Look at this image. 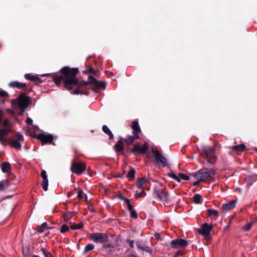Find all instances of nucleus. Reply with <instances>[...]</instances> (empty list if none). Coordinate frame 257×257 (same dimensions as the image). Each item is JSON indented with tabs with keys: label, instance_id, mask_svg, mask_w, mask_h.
I'll return each instance as SVG.
<instances>
[{
	"label": "nucleus",
	"instance_id": "f8f14e48",
	"mask_svg": "<svg viewBox=\"0 0 257 257\" xmlns=\"http://www.w3.org/2000/svg\"><path fill=\"white\" fill-rule=\"evenodd\" d=\"M150 184V181L145 178H140L137 182V186L139 189L149 190L150 186L148 185Z\"/></svg>",
	"mask_w": 257,
	"mask_h": 257
},
{
	"label": "nucleus",
	"instance_id": "473e14b6",
	"mask_svg": "<svg viewBox=\"0 0 257 257\" xmlns=\"http://www.w3.org/2000/svg\"><path fill=\"white\" fill-rule=\"evenodd\" d=\"M42 186L44 190L47 191L48 186V179H43L42 183Z\"/></svg>",
	"mask_w": 257,
	"mask_h": 257
},
{
	"label": "nucleus",
	"instance_id": "412c9836",
	"mask_svg": "<svg viewBox=\"0 0 257 257\" xmlns=\"http://www.w3.org/2000/svg\"><path fill=\"white\" fill-rule=\"evenodd\" d=\"M139 138V137H135V135H133V136H128L127 138H125L124 141L127 145H130L134 143L135 139Z\"/></svg>",
	"mask_w": 257,
	"mask_h": 257
},
{
	"label": "nucleus",
	"instance_id": "13d9d810",
	"mask_svg": "<svg viewBox=\"0 0 257 257\" xmlns=\"http://www.w3.org/2000/svg\"><path fill=\"white\" fill-rule=\"evenodd\" d=\"M179 252H177V255H179Z\"/></svg>",
	"mask_w": 257,
	"mask_h": 257
},
{
	"label": "nucleus",
	"instance_id": "5fc2aeb1",
	"mask_svg": "<svg viewBox=\"0 0 257 257\" xmlns=\"http://www.w3.org/2000/svg\"><path fill=\"white\" fill-rule=\"evenodd\" d=\"M85 198L86 201H87V195H85Z\"/></svg>",
	"mask_w": 257,
	"mask_h": 257
},
{
	"label": "nucleus",
	"instance_id": "3c124183",
	"mask_svg": "<svg viewBox=\"0 0 257 257\" xmlns=\"http://www.w3.org/2000/svg\"><path fill=\"white\" fill-rule=\"evenodd\" d=\"M127 257H138L137 256H136V255L133 254V253H131V254H129Z\"/></svg>",
	"mask_w": 257,
	"mask_h": 257
},
{
	"label": "nucleus",
	"instance_id": "6e6552de",
	"mask_svg": "<svg viewBox=\"0 0 257 257\" xmlns=\"http://www.w3.org/2000/svg\"><path fill=\"white\" fill-rule=\"evenodd\" d=\"M212 224H208L207 223H203L198 231L200 234H201L205 238H209L210 237V231L212 229Z\"/></svg>",
	"mask_w": 257,
	"mask_h": 257
},
{
	"label": "nucleus",
	"instance_id": "ea45409f",
	"mask_svg": "<svg viewBox=\"0 0 257 257\" xmlns=\"http://www.w3.org/2000/svg\"><path fill=\"white\" fill-rule=\"evenodd\" d=\"M49 228L47 226V224L46 222H44L42 223L40 226V229L42 230V231L45 230Z\"/></svg>",
	"mask_w": 257,
	"mask_h": 257
},
{
	"label": "nucleus",
	"instance_id": "c756f323",
	"mask_svg": "<svg viewBox=\"0 0 257 257\" xmlns=\"http://www.w3.org/2000/svg\"><path fill=\"white\" fill-rule=\"evenodd\" d=\"M9 186L7 181H0V191L4 190Z\"/></svg>",
	"mask_w": 257,
	"mask_h": 257
},
{
	"label": "nucleus",
	"instance_id": "f704fd0d",
	"mask_svg": "<svg viewBox=\"0 0 257 257\" xmlns=\"http://www.w3.org/2000/svg\"><path fill=\"white\" fill-rule=\"evenodd\" d=\"M144 190L145 189H142V191L141 192H137L136 193L135 197L137 199L142 197H144L146 195Z\"/></svg>",
	"mask_w": 257,
	"mask_h": 257
},
{
	"label": "nucleus",
	"instance_id": "cd10ccee",
	"mask_svg": "<svg viewBox=\"0 0 257 257\" xmlns=\"http://www.w3.org/2000/svg\"><path fill=\"white\" fill-rule=\"evenodd\" d=\"M23 141V137L17 133V150L21 148V144L20 143L21 141Z\"/></svg>",
	"mask_w": 257,
	"mask_h": 257
},
{
	"label": "nucleus",
	"instance_id": "e433bc0d",
	"mask_svg": "<svg viewBox=\"0 0 257 257\" xmlns=\"http://www.w3.org/2000/svg\"><path fill=\"white\" fill-rule=\"evenodd\" d=\"M252 224L253 222L248 223L243 227L242 229L245 231H248L252 226Z\"/></svg>",
	"mask_w": 257,
	"mask_h": 257
},
{
	"label": "nucleus",
	"instance_id": "6ab92c4d",
	"mask_svg": "<svg viewBox=\"0 0 257 257\" xmlns=\"http://www.w3.org/2000/svg\"><path fill=\"white\" fill-rule=\"evenodd\" d=\"M127 202L128 200H127ZM127 207L131 213V217L134 218H137L138 217V214L133 205H132L130 202H127Z\"/></svg>",
	"mask_w": 257,
	"mask_h": 257
},
{
	"label": "nucleus",
	"instance_id": "393cba45",
	"mask_svg": "<svg viewBox=\"0 0 257 257\" xmlns=\"http://www.w3.org/2000/svg\"><path fill=\"white\" fill-rule=\"evenodd\" d=\"M194 202L196 204L201 203L202 200V198L201 195L196 194L193 197Z\"/></svg>",
	"mask_w": 257,
	"mask_h": 257
},
{
	"label": "nucleus",
	"instance_id": "4d7b16f0",
	"mask_svg": "<svg viewBox=\"0 0 257 257\" xmlns=\"http://www.w3.org/2000/svg\"><path fill=\"white\" fill-rule=\"evenodd\" d=\"M47 74H43V75H42L43 76H47Z\"/></svg>",
	"mask_w": 257,
	"mask_h": 257
},
{
	"label": "nucleus",
	"instance_id": "20e7f679",
	"mask_svg": "<svg viewBox=\"0 0 257 257\" xmlns=\"http://www.w3.org/2000/svg\"><path fill=\"white\" fill-rule=\"evenodd\" d=\"M1 123H3V126L5 128L0 130V143L2 145H5L6 140L4 137L10 132V129L9 128L10 122L6 119L3 120L2 111H0V124Z\"/></svg>",
	"mask_w": 257,
	"mask_h": 257
},
{
	"label": "nucleus",
	"instance_id": "58836bf2",
	"mask_svg": "<svg viewBox=\"0 0 257 257\" xmlns=\"http://www.w3.org/2000/svg\"><path fill=\"white\" fill-rule=\"evenodd\" d=\"M179 176L180 179L181 178L184 180H189V177L184 174L179 173Z\"/></svg>",
	"mask_w": 257,
	"mask_h": 257
},
{
	"label": "nucleus",
	"instance_id": "8fccbe9b",
	"mask_svg": "<svg viewBox=\"0 0 257 257\" xmlns=\"http://www.w3.org/2000/svg\"><path fill=\"white\" fill-rule=\"evenodd\" d=\"M10 145L11 147L16 148V141H12Z\"/></svg>",
	"mask_w": 257,
	"mask_h": 257
},
{
	"label": "nucleus",
	"instance_id": "79ce46f5",
	"mask_svg": "<svg viewBox=\"0 0 257 257\" xmlns=\"http://www.w3.org/2000/svg\"><path fill=\"white\" fill-rule=\"evenodd\" d=\"M126 243L129 245V246L131 248H133L134 247V240H131V239H127L126 240Z\"/></svg>",
	"mask_w": 257,
	"mask_h": 257
},
{
	"label": "nucleus",
	"instance_id": "0eeeda50",
	"mask_svg": "<svg viewBox=\"0 0 257 257\" xmlns=\"http://www.w3.org/2000/svg\"><path fill=\"white\" fill-rule=\"evenodd\" d=\"M155 163L159 167H164L167 165V159L160 154L158 151L152 150Z\"/></svg>",
	"mask_w": 257,
	"mask_h": 257
},
{
	"label": "nucleus",
	"instance_id": "c85d7f7f",
	"mask_svg": "<svg viewBox=\"0 0 257 257\" xmlns=\"http://www.w3.org/2000/svg\"><path fill=\"white\" fill-rule=\"evenodd\" d=\"M73 213L71 212H67L63 215V217L65 221L68 222L73 216Z\"/></svg>",
	"mask_w": 257,
	"mask_h": 257
},
{
	"label": "nucleus",
	"instance_id": "4468645a",
	"mask_svg": "<svg viewBox=\"0 0 257 257\" xmlns=\"http://www.w3.org/2000/svg\"><path fill=\"white\" fill-rule=\"evenodd\" d=\"M148 147L146 144H144L142 146L139 144H136L132 150V152L144 154L148 151Z\"/></svg>",
	"mask_w": 257,
	"mask_h": 257
},
{
	"label": "nucleus",
	"instance_id": "423d86ee",
	"mask_svg": "<svg viewBox=\"0 0 257 257\" xmlns=\"http://www.w3.org/2000/svg\"><path fill=\"white\" fill-rule=\"evenodd\" d=\"M86 169V166L83 163L77 162L74 159L71 163V171L76 175L82 174Z\"/></svg>",
	"mask_w": 257,
	"mask_h": 257
},
{
	"label": "nucleus",
	"instance_id": "f257e3e1",
	"mask_svg": "<svg viewBox=\"0 0 257 257\" xmlns=\"http://www.w3.org/2000/svg\"><path fill=\"white\" fill-rule=\"evenodd\" d=\"M78 72V68H71L67 66L64 67L61 69L62 75L54 77L53 81L57 85H60L63 82L65 88L68 90H71L76 86V88L73 92V94L75 95H88V92L86 89V86L88 83L94 85L98 88L105 89L104 83L98 81L92 76L88 77V81L79 82L76 77Z\"/></svg>",
	"mask_w": 257,
	"mask_h": 257
},
{
	"label": "nucleus",
	"instance_id": "4c0bfd02",
	"mask_svg": "<svg viewBox=\"0 0 257 257\" xmlns=\"http://www.w3.org/2000/svg\"><path fill=\"white\" fill-rule=\"evenodd\" d=\"M9 94L6 91L0 89V97H6Z\"/></svg>",
	"mask_w": 257,
	"mask_h": 257
},
{
	"label": "nucleus",
	"instance_id": "f3484780",
	"mask_svg": "<svg viewBox=\"0 0 257 257\" xmlns=\"http://www.w3.org/2000/svg\"><path fill=\"white\" fill-rule=\"evenodd\" d=\"M25 78L27 80L33 81L37 83L42 82L41 79L37 75H33L31 74H25Z\"/></svg>",
	"mask_w": 257,
	"mask_h": 257
},
{
	"label": "nucleus",
	"instance_id": "603ef678",
	"mask_svg": "<svg viewBox=\"0 0 257 257\" xmlns=\"http://www.w3.org/2000/svg\"><path fill=\"white\" fill-rule=\"evenodd\" d=\"M201 182V181H200L199 180H198V179H197V181H196V182H194V183H193V185L194 186H195V185H197V184H198L199 182Z\"/></svg>",
	"mask_w": 257,
	"mask_h": 257
},
{
	"label": "nucleus",
	"instance_id": "2f4dec72",
	"mask_svg": "<svg viewBox=\"0 0 257 257\" xmlns=\"http://www.w3.org/2000/svg\"><path fill=\"white\" fill-rule=\"evenodd\" d=\"M168 176L174 179V180H176L178 182H180L181 180L179 177L177 176L176 174H175L173 172H170L168 174Z\"/></svg>",
	"mask_w": 257,
	"mask_h": 257
},
{
	"label": "nucleus",
	"instance_id": "4be33fe9",
	"mask_svg": "<svg viewBox=\"0 0 257 257\" xmlns=\"http://www.w3.org/2000/svg\"><path fill=\"white\" fill-rule=\"evenodd\" d=\"M102 131L104 133L107 134L109 136L110 139L112 140L113 139V135L109 128L105 125H103Z\"/></svg>",
	"mask_w": 257,
	"mask_h": 257
},
{
	"label": "nucleus",
	"instance_id": "c9c22d12",
	"mask_svg": "<svg viewBox=\"0 0 257 257\" xmlns=\"http://www.w3.org/2000/svg\"><path fill=\"white\" fill-rule=\"evenodd\" d=\"M69 230V227L65 224H63L61 227L60 232L61 233H64L68 231Z\"/></svg>",
	"mask_w": 257,
	"mask_h": 257
},
{
	"label": "nucleus",
	"instance_id": "37998d69",
	"mask_svg": "<svg viewBox=\"0 0 257 257\" xmlns=\"http://www.w3.org/2000/svg\"><path fill=\"white\" fill-rule=\"evenodd\" d=\"M43 252L45 254L46 257H54L49 252L47 251L46 250H43Z\"/></svg>",
	"mask_w": 257,
	"mask_h": 257
},
{
	"label": "nucleus",
	"instance_id": "39448f33",
	"mask_svg": "<svg viewBox=\"0 0 257 257\" xmlns=\"http://www.w3.org/2000/svg\"><path fill=\"white\" fill-rule=\"evenodd\" d=\"M215 174V171L211 169L207 172L198 171L192 176L200 181H205L206 179L212 178Z\"/></svg>",
	"mask_w": 257,
	"mask_h": 257
},
{
	"label": "nucleus",
	"instance_id": "09e8293b",
	"mask_svg": "<svg viewBox=\"0 0 257 257\" xmlns=\"http://www.w3.org/2000/svg\"><path fill=\"white\" fill-rule=\"evenodd\" d=\"M9 86L10 87H16V81H13L9 83Z\"/></svg>",
	"mask_w": 257,
	"mask_h": 257
},
{
	"label": "nucleus",
	"instance_id": "c03bdc74",
	"mask_svg": "<svg viewBox=\"0 0 257 257\" xmlns=\"http://www.w3.org/2000/svg\"><path fill=\"white\" fill-rule=\"evenodd\" d=\"M41 176H42V177L43 178V179H48L47 176L46 175V172L45 170H43L42 171Z\"/></svg>",
	"mask_w": 257,
	"mask_h": 257
},
{
	"label": "nucleus",
	"instance_id": "a878e982",
	"mask_svg": "<svg viewBox=\"0 0 257 257\" xmlns=\"http://www.w3.org/2000/svg\"><path fill=\"white\" fill-rule=\"evenodd\" d=\"M83 225H84V224L82 222H80L78 224H74V223H71L70 228H71V229H72L73 230H76V229H78L81 228L82 227H83Z\"/></svg>",
	"mask_w": 257,
	"mask_h": 257
},
{
	"label": "nucleus",
	"instance_id": "2eb2a0df",
	"mask_svg": "<svg viewBox=\"0 0 257 257\" xmlns=\"http://www.w3.org/2000/svg\"><path fill=\"white\" fill-rule=\"evenodd\" d=\"M136 244L139 249L149 253V254H151L152 253V250L151 247L149 246L142 244L141 241H137Z\"/></svg>",
	"mask_w": 257,
	"mask_h": 257
},
{
	"label": "nucleus",
	"instance_id": "5701e85b",
	"mask_svg": "<svg viewBox=\"0 0 257 257\" xmlns=\"http://www.w3.org/2000/svg\"><path fill=\"white\" fill-rule=\"evenodd\" d=\"M10 168V164L8 162H4L2 164L1 170L3 172H8Z\"/></svg>",
	"mask_w": 257,
	"mask_h": 257
},
{
	"label": "nucleus",
	"instance_id": "de8ad7c7",
	"mask_svg": "<svg viewBox=\"0 0 257 257\" xmlns=\"http://www.w3.org/2000/svg\"><path fill=\"white\" fill-rule=\"evenodd\" d=\"M26 123L28 124V125H32L33 120L31 118L28 117L26 120Z\"/></svg>",
	"mask_w": 257,
	"mask_h": 257
},
{
	"label": "nucleus",
	"instance_id": "ddd939ff",
	"mask_svg": "<svg viewBox=\"0 0 257 257\" xmlns=\"http://www.w3.org/2000/svg\"><path fill=\"white\" fill-rule=\"evenodd\" d=\"M37 138L41 141L42 145H44L47 143H50L52 142L53 140V137L52 135H45L44 134H40L37 135Z\"/></svg>",
	"mask_w": 257,
	"mask_h": 257
},
{
	"label": "nucleus",
	"instance_id": "7c9ffc66",
	"mask_svg": "<svg viewBox=\"0 0 257 257\" xmlns=\"http://www.w3.org/2000/svg\"><path fill=\"white\" fill-rule=\"evenodd\" d=\"M135 173L136 171L134 169H131L127 174V177L130 178V179L133 180L135 178Z\"/></svg>",
	"mask_w": 257,
	"mask_h": 257
},
{
	"label": "nucleus",
	"instance_id": "dca6fc26",
	"mask_svg": "<svg viewBox=\"0 0 257 257\" xmlns=\"http://www.w3.org/2000/svg\"><path fill=\"white\" fill-rule=\"evenodd\" d=\"M133 130V134L135 135V137H139V134L141 132V128L138 121H133L131 125Z\"/></svg>",
	"mask_w": 257,
	"mask_h": 257
},
{
	"label": "nucleus",
	"instance_id": "aec40b11",
	"mask_svg": "<svg viewBox=\"0 0 257 257\" xmlns=\"http://www.w3.org/2000/svg\"><path fill=\"white\" fill-rule=\"evenodd\" d=\"M115 151L116 152H121L124 150L123 143L122 141H119L115 145Z\"/></svg>",
	"mask_w": 257,
	"mask_h": 257
},
{
	"label": "nucleus",
	"instance_id": "49530a36",
	"mask_svg": "<svg viewBox=\"0 0 257 257\" xmlns=\"http://www.w3.org/2000/svg\"><path fill=\"white\" fill-rule=\"evenodd\" d=\"M119 198L122 200H123L126 203V205L127 206V200H128V202H130V200L128 199V198H125L124 197H122L121 196H120L119 197Z\"/></svg>",
	"mask_w": 257,
	"mask_h": 257
},
{
	"label": "nucleus",
	"instance_id": "a19ab883",
	"mask_svg": "<svg viewBox=\"0 0 257 257\" xmlns=\"http://www.w3.org/2000/svg\"><path fill=\"white\" fill-rule=\"evenodd\" d=\"M27 86L26 83H23L17 82V88H25Z\"/></svg>",
	"mask_w": 257,
	"mask_h": 257
},
{
	"label": "nucleus",
	"instance_id": "f03ea898",
	"mask_svg": "<svg viewBox=\"0 0 257 257\" xmlns=\"http://www.w3.org/2000/svg\"><path fill=\"white\" fill-rule=\"evenodd\" d=\"M154 193L156 198L164 203H169L172 201V199L169 197L168 191L162 186H156Z\"/></svg>",
	"mask_w": 257,
	"mask_h": 257
},
{
	"label": "nucleus",
	"instance_id": "a18cd8bd",
	"mask_svg": "<svg viewBox=\"0 0 257 257\" xmlns=\"http://www.w3.org/2000/svg\"><path fill=\"white\" fill-rule=\"evenodd\" d=\"M83 195H84V193L82 191H81V190L79 191L78 195H77V197L79 199H81L83 197Z\"/></svg>",
	"mask_w": 257,
	"mask_h": 257
},
{
	"label": "nucleus",
	"instance_id": "72a5a7b5",
	"mask_svg": "<svg viewBox=\"0 0 257 257\" xmlns=\"http://www.w3.org/2000/svg\"><path fill=\"white\" fill-rule=\"evenodd\" d=\"M94 246L93 244L89 243L86 245L84 250V253H87L88 251L92 250L94 248Z\"/></svg>",
	"mask_w": 257,
	"mask_h": 257
},
{
	"label": "nucleus",
	"instance_id": "bb28decb",
	"mask_svg": "<svg viewBox=\"0 0 257 257\" xmlns=\"http://www.w3.org/2000/svg\"><path fill=\"white\" fill-rule=\"evenodd\" d=\"M245 145L243 144L233 147V149L236 151H244L245 149Z\"/></svg>",
	"mask_w": 257,
	"mask_h": 257
},
{
	"label": "nucleus",
	"instance_id": "a211bd4d",
	"mask_svg": "<svg viewBox=\"0 0 257 257\" xmlns=\"http://www.w3.org/2000/svg\"><path fill=\"white\" fill-rule=\"evenodd\" d=\"M236 205V202L234 200H232L228 203L223 204L222 207L223 208L226 210L229 211L230 209L234 208Z\"/></svg>",
	"mask_w": 257,
	"mask_h": 257
},
{
	"label": "nucleus",
	"instance_id": "9b49d317",
	"mask_svg": "<svg viewBox=\"0 0 257 257\" xmlns=\"http://www.w3.org/2000/svg\"><path fill=\"white\" fill-rule=\"evenodd\" d=\"M188 245V242L183 239H176L171 241V246L173 248H184Z\"/></svg>",
	"mask_w": 257,
	"mask_h": 257
},
{
	"label": "nucleus",
	"instance_id": "b1692460",
	"mask_svg": "<svg viewBox=\"0 0 257 257\" xmlns=\"http://www.w3.org/2000/svg\"><path fill=\"white\" fill-rule=\"evenodd\" d=\"M207 212L209 216H214L215 219L218 217V212L216 210L208 209Z\"/></svg>",
	"mask_w": 257,
	"mask_h": 257
},
{
	"label": "nucleus",
	"instance_id": "7ed1b4c3",
	"mask_svg": "<svg viewBox=\"0 0 257 257\" xmlns=\"http://www.w3.org/2000/svg\"><path fill=\"white\" fill-rule=\"evenodd\" d=\"M30 103V97L25 93H22L17 97V105L20 109L19 114H22Z\"/></svg>",
	"mask_w": 257,
	"mask_h": 257
},
{
	"label": "nucleus",
	"instance_id": "1a4fd4ad",
	"mask_svg": "<svg viewBox=\"0 0 257 257\" xmlns=\"http://www.w3.org/2000/svg\"><path fill=\"white\" fill-rule=\"evenodd\" d=\"M90 237L96 243H103L108 240L107 235L104 233H94L91 234Z\"/></svg>",
	"mask_w": 257,
	"mask_h": 257
},
{
	"label": "nucleus",
	"instance_id": "6e6d98bb",
	"mask_svg": "<svg viewBox=\"0 0 257 257\" xmlns=\"http://www.w3.org/2000/svg\"><path fill=\"white\" fill-rule=\"evenodd\" d=\"M33 257H40V256H38V255H34V256H33Z\"/></svg>",
	"mask_w": 257,
	"mask_h": 257
},
{
	"label": "nucleus",
	"instance_id": "864d4df0",
	"mask_svg": "<svg viewBox=\"0 0 257 257\" xmlns=\"http://www.w3.org/2000/svg\"><path fill=\"white\" fill-rule=\"evenodd\" d=\"M16 101V99H14L13 101H12V103L13 104H16V102L15 103V102Z\"/></svg>",
	"mask_w": 257,
	"mask_h": 257
},
{
	"label": "nucleus",
	"instance_id": "9d476101",
	"mask_svg": "<svg viewBox=\"0 0 257 257\" xmlns=\"http://www.w3.org/2000/svg\"><path fill=\"white\" fill-rule=\"evenodd\" d=\"M204 152L210 163H213L216 161L217 157L214 149L207 147L204 149Z\"/></svg>",
	"mask_w": 257,
	"mask_h": 257
}]
</instances>
